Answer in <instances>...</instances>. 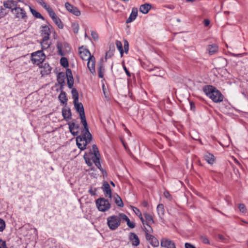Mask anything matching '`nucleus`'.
I'll list each match as a JSON object with an SVG mask.
<instances>
[{
  "instance_id": "52",
  "label": "nucleus",
  "mask_w": 248,
  "mask_h": 248,
  "mask_svg": "<svg viewBox=\"0 0 248 248\" xmlns=\"http://www.w3.org/2000/svg\"><path fill=\"white\" fill-rule=\"evenodd\" d=\"M91 35H92V37H93V38L94 40H97L98 39V36L97 33L95 31H92Z\"/></svg>"
},
{
  "instance_id": "54",
  "label": "nucleus",
  "mask_w": 248,
  "mask_h": 248,
  "mask_svg": "<svg viewBox=\"0 0 248 248\" xmlns=\"http://www.w3.org/2000/svg\"><path fill=\"white\" fill-rule=\"evenodd\" d=\"M164 195L167 199H170L171 198V195L170 194L169 192L167 190L164 191Z\"/></svg>"
},
{
  "instance_id": "37",
  "label": "nucleus",
  "mask_w": 248,
  "mask_h": 248,
  "mask_svg": "<svg viewBox=\"0 0 248 248\" xmlns=\"http://www.w3.org/2000/svg\"><path fill=\"white\" fill-rule=\"evenodd\" d=\"M157 211L159 216H163L164 214V208L163 204H159L157 206Z\"/></svg>"
},
{
  "instance_id": "32",
  "label": "nucleus",
  "mask_w": 248,
  "mask_h": 248,
  "mask_svg": "<svg viewBox=\"0 0 248 248\" xmlns=\"http://www.w3.org/2000/svg\"><path fill=\"white\" fill-rule=\"evenodd\" d=\"M59 99L62 104H66L68 99L66 97V93L63 91H62L59 94Z\"/></svg>"
},
{
  "instance_id": "36",
  "label": "nucleus",
  "mask_w": 248,
  "mask_h": 248,
  "mask_svg": "<svg viewBox=\"0 0 248 248\" xmlns=\"http://www.w3.org/2000/svg\"><path fill=\"white\" fill-rule=\"evenodd\" d=\"M30 9L31 14L36 18H41L43 20H44V17L39 13L37 12L35 10L32 9L31 7H30Z\"/></svg>"
},
{
  "instance_id": "1",
  "label": "nucleus",
  "mask_w": 248,
  "mask_h": 248,
  "mask_svg": "<svg viewBox=\"0 0 248 248\" xmlns=\"http://www.w3.org/2000/svg\"><path fill=\"white\" fill-rule=\"evenodd\" d=\"M203 92L214 102L220 103L223 100L224 96L222 93L212 86H205L203 89Z\"/></svg>"
},
{
  "instance_id": "22",
  "label": "nucleus",
  "mask_w": 248,
  "mask_h": 248,
  "mask_svg": "<svg viewBox=\"0 0 248 248\" xmlns=\"http://www.w3.org/2000/svg\"><path fill=\"white\" fill-rule=\"evenodd\" d=\"M103 190L105 192L106 195H108L109 198H111V190L110 189V186L107 182L104 183L103 185Z\"/></svg>"
},
{
  "instance_id": "6",
  "label": "nucleus",
  "mask_w": 248,
  "mask_h": 248,
  "mask_svg": "<svg viewBox=\"0 0 248 248\" xmlns=\"http://www.w3.org/2000/svg\"><path fill=\"white\" fill-rule=\"evenodd\" d=\"M31 61L33 64L39 65L45 59L46 56L42 50H39L31 54Z\"/></svg>"
},
{
  "instance_id": "55",
  "label": "nucleus",
  "mask_w": 248,
  "mask_h": 248,
  "mask_svg": "<svg viewBox=\"0 0 248 248\" xmlns=\"http://www.w3.org/2000/svg\"><path fill=\"white\" fill-rule=\"evenodd\" d=\"M96 188H93V187H91L89 192L92 195H95L96 194Z\"/></svg>"
},
{
  "instance_id": "31",
  "label": "nucleus",
  "mask_w": 248,
  "mask_h": 248,
  "mask_svg": "<svg viewBox=\"0 0 248 248\" xmlns=\"http://www.w3.org/2000/svg\"><path fill=\"white\" fill-rule=\"evenodd\" d=\"M41 67L43 69L41 71V73L45 75H48L51 72V68L48 63H44Z\"/></svg>"
},
{
  "instance_id": "53",
  "label": "nucleus",
  "mask_w": 248,
  "mask_h": 248,
  "mask_svg": "<svg viewBox=\"0 0 248 248\" xmlns=\"http://www.w3.org/2000/svg\"><path fill=\"white\" fill-rule=\"evenodd\" d=\"M185 248H196V247L189 243H186L185 244Z\"/></svg>"
},
{
  "instance_id": "42",
  "label": "nucleus",
  "mask_w": 248,
  "mask_h": 248,
  "mask_svg": "<svg viewBox=\"0 0 248 248\" xmlns=\"http://www.w3.org/2000/svg\"><path fill=\"white\" fill-rule=\"evenodd\" d=\"M60 63L64 68H66L68 66V60L65 57H62L61 59Z\"/></svg>"
},
{
  "instance_id": "34",
  "label": "nucleus",
  "mask_w": 248,
  "mask_h": 248,
  "mask_svg": "<svg viewBox=\"0 0 248 248\" xmlns=\"http://www.w3.org/2000/svg\"><path fill=\"white\" fill-rule=\"evenodd\" d=\"M133 211L135 213V214L139 217V218H140L143 225H145V220H144L143 217H142V214L140 212V211L139 210V209L136 207H134Z\"/></svg>"
},
{
  "instance_id": "9",
  "label": "nucleus",
  "mask_w": 248,
  "mask_h": 248,
  "mask_svg": "<svg viewBox=\"0 0 248 248\" xmlns=\"http://www.w3.org/2000/svg\"><path fill=\"white\" fill-rule=\"evenodd\" d=\"M81 119V123L84 126V129L81 131L82 134H86L89 137H91V134L89 132L88 124L86 120L85 114L79 115Z\"/></svg>"
},
{
  "instance_id": "40",
  "label": "nucleus",
  "mask_w": 248,
  "mask_h": 248,
  "mask_svg": "<svg viewBox=\"0 0 248 248\" xmlns=\"http://www.w3.org/2000/svg\"><path fill=\"white\" fill-rule=\"evenodd\" d=\"M57 48L58 49L59 54L61 56L65 55L64 52L62 51V44L60 42H58L57 44Z\"/></svg>"
},
{
  "instance_id": "4",
  "label": "nucleus",
  "mask_w": 248,
  "mask_h": 248,
  "mask_svg": "<svg viewBox=\"0 0 248 248\" xmlns=\"http://www.w3.org/2000/svg\"><path fill=\"white\" fill-rule=\"evenodd\" d=\"M89 155L91 156H93L92 159L93 163L100 170L101 165L100 162V154L98 148L95 144L93 145L92 151L89 152Z\"/></svg>"
},
{
  "instance_id": "41",
  "label": "nucleus",
  "mask_w": 248,
  "mask_h": 248,
  "mask_svg": "<svg viewBox=\"0 0 248 248\" xmlns=\"http://www.w3.org/2000/svg\"><path fill=\"white\" fill-rule=\"evenodd\" d=\"M149 242L154 247H158L159 244L158 240L155 236L151 239Z\"/></svg>"
},
{
  "instance_id": "33",
  "label": "nucleus",
  "mask_w": 248,
  "mask_h": 248,
  "mask_svg": "<svg viewBox=\"0 0 248 248\" xmlns=\"http://www.w3.org/2000/svg\"><path fill=\"white\" fill-rule=\"evenodd\" d=\"M144 216L146 220V221H145V224H146V223L149 224L150 223H154L153 218L151 215L147 213H145L144 214Z\"/></svg>"
},
{
  "instance_id": "5",
  "label": "nucleus",
  "mask_w": 248,
  "mask_h": 248,
  "mask_svg": "<svg viewBox=\"0 0 248 248\" xmlns=\"http://www.w3.org/2000/svg\"><path fill=\"white\" fill-rule=\"evenodd\" d=\"M96 206L101 212H106L110 208V204L108 200L104 198H100L95 201Z\"/></svg>"
},
{
  "instance_id": "29",
  "label": "nucleus",
  "mask_w": 248,
  "mask_h": 248,
  "mask_svg": "<svg viewBox=\"0 0 248 248\" xmlns=\"http://www.w3.org/2000/svg\"><path fill=\"white\" fill-rule=\"evenodd\" d=\"M49 38H43L41 42L42 48L43 49H46L49 47L50 42L49 41Z\"/></svg>"
},
{
  "instance_id": "46",
  "label": "nucleus",
  "mask_w": 248,
  "mask_h": 248,
  "mask_svg": "<svg viewBox=\"0 0 248 248\" xmlns=\"http://www.w3.org/2000/svg\"><path fill=\"white\" fill-rule=\"evenodd\" d=\"M238 208L240 211L243 213H246L247 212V209L246 206L243 203L239 204Z\"/></svg>"
},
{
  "instance_id": "44",
  "label": "nucleus",
  "mask_w": 248,
  "mask_h": 248,
  "mask_svg": "<svg viewBox=\"0 0 248 248\" xmlns=\"http://www.w3.org/2000/svg\"><path fill=\"white\" fill-rule=\"evenodd\" d=\"M54 23L58 26L59 28L62 29L63 27V24L60 20V19L58 17L55 18L54 20H53Z\"/></svg>"
},
{
  "instance_id": "27",
  "label": "nucleus",
  "mask_w": 248,
  "mask_h": 248,
  "mask_svg": "<svg viewBox=\"0 0 248 248\" xmlns=\"http://www.w3.org/2000/svg\"><path fill=\"white\" fill-rule=\"evenodd\" d=\"M62 114L65 120L68 121L71 119V110L69 108H62Z\"/></svg>"
},
{
  "instance_id": "56",
  "label": "nucleus",
  "mask_w": 248,
  "mask_h": 248,
  "mask_svg": "<svg viewBox=\"0 0 248 248\" xmlns=\"http://www.w3.org/2000/svg\"><path fill=\"white\" fill-rule=\"evenodd\" d=\"M0 248H7L5 242L0 239Z\"/></svg>"
},
{
  "instance_id": "38",
  "label": "nucleus",
  "mask_w": 248,
  "mask_h": 248,
  "mask_svg": "<svg viewBox=\"0 0 248 248\" xmlns=\"http://www.w3.org/2000/svg\"><path fill=\"white\" fill-rule=\"evenodd\" d=\"M72 94L73 98H74V103H76V101H78V91L74 88L72 90Z\"/></svg>"
},
{
  "instance_id": "30",
  "label": "nucleus",
  "mask_w": 248,
  "mask_h": 248,
  "mask_svg": "<svg viewBox=\"0 0 248 248\" xmlns=\"http://www.w3.org/2000/svg\"><path fill=\"white\" fill-rule=\"evenodd\" d=\"M93 156H91L89 155V152L88 153H85V155H84V159L86 162V163L89 166H92L93 165V160L92 159Z\"/></svg>"
},
{
  "instance_id": "10",
  "label": "nucleus",
  "mask_w": 248,
  "mask_h": 248,
  "mask_svg": "<svg viewBox=\"0 0 248 248\" xmlns=\"http://www.w3.org/2000/svg\"><path fill=\"white\" fill-rule=\"evenodd\" d=\"M79 54L80 58L85 61L88 60L89 56H91L89 50L84 48L83 46L79 47Z\"/></svg>"
},
{
  "instance_id": "60",
  "label": "nucleus",
  "mask_w": 248,
  "mask_h": 248,
  "mask_svg": "<svg viewBox=\"0 0 248 248\" xmlns=\"http://www.w3.org/2000/svg\"><path fill=\"white\" fill-rule=\"evenodd\" d=\"M112 54H113L112 52H111V51H110V50L109 51H108V52H107L106 53V59H107V58L108 57H111V55H112Z\"/></svg>"
},
{
  "instance_id": "23",
  "label": "nucleus",
  "mask_w": 248,
  "mask_h": 248,
  "mask_svg": "<svg viewBox=\"0 0 248 248\" xmlns=\"http://www.w3.org/2000/svg\"><path fill=\"white\" fill-rule=\"evenodd\" d=\"M207 50L208 51V53L210 55H213L218 51V46L216 44L208 45L207 47Z\"/></svg>"
},
{
  "instance_id": "19",
  "label": "nucleus",
  "mask_w": 248,
  "mask_h": 248,
  "mask_svg": "<svg viewBox=\"0 0 248 248\" xmlns=\"http://www.w3.org/2000/svg\"><path fill=\"white\" fill-rule=\"evenodd\" d=\"M129 238L132 242V244L134 246H137L140 244V240L138 236L133 232L130 234Z\"/></svg>"
},
{
  "instance_id": "35",
  "label": "nucleus",
  "mask_w": 248,
  "mask_h": 248,
  "mask_svg": "<svg viewBox=\"0 0 248 248\" xmlns=\"http://www.w3.org/2000/svg\"><path fill=\"white\" fill-rule=\"evenodd\" d=\"M115 44L117 48L120 52L121 56L123 57L124 54V49L123 48V45L121 42L119 40H116Z\"/></svg>"
},
{
  "instance_id": "8",
  "label": "nucleus",
  "mask_w": 248,
  "mask_h": 248,
  "mask_svg": "<svg viewBox=\"0 0 248 248\" xmlns=\"http://www.w3.org/2000/svg\"><path fill=\"white\" fill-rule=\"evenodd\" d=\"M51 29H53L50 25L42 26L41 29V35L42 38H49V36L51 32Z\"/></svg>"
},
{
  "instance_id": "13",
  "label": "nucleus",
  "mask_w": 248,
  "mask_h": 248,
  "mask_svg": "<svg viewBox=\"0 0 248 248\" xmlns=\"http://www.w3.org/2000/svg\"><path fill=\"white\" fill-rule=\"evenodd\" d=\"M214 63L217 68H223L227 64V60L222 57H219L215 60Z\"/></svg>"
},
{
  "instance_id": "20",
  "label": "nucleus",
  "mask_w": 248,
  "mask_h": 248,
  "mask_svg": "<svg viewBox=\"0 0 248 248\" xmlns=\"http://www.w3.org/2000/svg\"><path fill=\"white\" fill-rule=\"evenodd\" d=\"M74 105L77 111L79 114V115L85 114L83 106L81 103L78 101H76V103H74Z\"/></svg>"
},
{
  "instance_id": "17",
  "label": "nucleus",
  "mask_w": 248,
  "mask_h": 248,
  "mask_svg": "<svg viewBox=\"0 0 248 248\" xmlns=\"http://www.w3.org/2000/svg\"><path fill=\"white\" fill-rule=\"evenodd\" d=\"M66 76L67 79V85L69 88L71 89L73 86L74 78L72 75V71L70 69H67L66 71Z\"/></svg>"
},
{
  "instance_id": "49",
  "label": "nucleus",
  "mask_w": 248,
  "mask_h": 248,
  "mask_svg": "<svg viewBox=\"0 0 248 248\" xmlns=\"http://www.w3.org/2000/svg\"><path fill=\"white\" fill-rule=\"evenodd\" d=\"M5 227V223L4 221L0 218V232H2L3 231Z\"/></svg>"
},
{
  "instance_id": "64",
  "label": "nucleus",
  "mask_w": 248,
  "mask_h": 248,
  "mask_svg": "<svg viewBox=\"0 0 248 248\" xmlns=\"http://www.w3.org/2000/svg\"><path fill=\"white\" fill-rule=\"evenodd\" d=\"M110 184H111L113 186H115V184H114L112 181H111V182H110Z\"/></svg>"
},
{
  "instance_id": "61",
  "label": "nucleus",
  "mask_w": 248,
  "mask_h": 248,
  "mask_svg": "<svg viewBox=\"0 0 248 248\" xmlns=\"http://www.w3.org/2000/svg\"><path fill=\"white\" fill-rule=\"evenodd\" d=\"M142 205L143 206L146 207L148 206V202L146 201H144L142 202Z\"/></svg>"
},
{
  "instance_id": "16",
  "label": "nucleus",
  "mask_w": 248,
  "mask_h": 248,
  "mask_svg": "<svg viewBox=\"0 0 248 248\" xmlns=\"http://www.w3.org/2000/svg\"><path fill=\"white\" fill-rule=\"evenodd\" d=\"M3 6L6 8L11 9L12 12L18 6V4L17 2L13 0H9L3 2Z\"/></svg>"
},
{
  "instance_id": "2",
  "label": "nucleus",
  "mask_w": 248,
  "mask_h": 248,
  "mask_svg": "<svg viewBox=\"0 0 248 248\" xmlns=\"http://www.w3.org/2000/svg\"><path fill=\"white\" fill-rule=\"evenodd\" d=\"M121 219L120 214L118 216L113 215L108 217L107 218L108 227L111 230H115L120 226Z\"/></svg>"
},
{
  "instance_id": "12",
  "label": "nucleus",
  "mask_w": 248,
  "mask_h": 248,
  "mask_svg": "<svg viewBox=\"0 0 248 248\" xmlns=\"http://www.w3.org/2000/svg\"><path fill=\"white\" fill-rule=\"evenodd\" d=\"M65 7L66 9L71 13L74 14L76 16H79L80 15V11L77 8L70 4L68 2L65 3Z\"/></svg>"
},
{
  "instance_id": "14",
  "label": "nucleus",
  "mask_w": 248,
  "mask_h": 248,
  "mask_svg": "<svg viewBox=\"0 0 248 248\" xmlns=\"http://www.w3.org/2000/svg\"><path fill=\"white\" fill-rule=\"evenodd\" d=\"M95 58L93 56H89V59L88 60V62L87 63V66L90 71V72L93 74H95Z\"/></svg>"
},
{
  "instance_id": "51",
  "label": "nucleus",
  "mask_w": 248,
  "mask_h": 248,
  "mask_svg": "<svg viewBox=\"0 0 248 248\" xmlns=\"http://www.w3.org/2000/svg\"><path fill=\"white\" fill-rule=\"evenodd\" d=\"M201 240L204 244H209V241L208 239L205 236H201Z\"/></svg>"
},
{
  "instance_id": "58",
  "label": "nucleus",
  "mask_w": 248,
  "mask_h": 248,
  "mask_svg": "<svg viewBox=\"0 0 248 248\" xmlns=\"http://www.w3.org/2000/svg\"><path fill=\"white\" fill-rule=\"evenodd\" d=\"M217 238L221 241H223L225 240V238L221 234H218Z\"/></svg>"
},
{
  "instance_id": "21",
  "label": "nucleus",
  "mask_w": 248,
  "mask_h": 248,
  "mask_svg": "<svg viewBox=\"0 0 248 248\" xmlns=\"http://www.w3.org/2000/svg\"><path fill=\"white\" fill-rule=\"evenodd\" d=\"M120 216L122 220H124L127 222V226L130 228H134L135 227V224L134 222H131L129 218L126 215L123 213H120Z\"/></svg>"
},
{
  "instance_id": "25",
  "label": "nucleus",
  "mask_w": 248,
  "mask_h": 248,
  "mask_svg": "<svg viewBox=\"0 0 248 248\" xmlns=\"http://www.w3.org/2000/svg\"><path fill=\"white\" fill-rule=\"evenodd\" d=\"M203 157L204 159L210 164H213L215 162V157L213 154L209 153H206Z\"/></svg>"
},
{
  "instance_id": "50",
  "label": "nucleus",
  "mask_w": 248,
  "mask_h": 248,
  "mask_svg": "<svg viewBox=\"0 0 248 248\" xmlns=\"http://www.w3.org/2000/svg\"><path fill=\"white\" fill-rule=\"evenodd\" d=\"M37 3L40 4L41 6H42L45 9L48 6L44 1L43 0H35Z\"/></svg>"
},
{
  "instance_id": "18",
  "label": "nucleus",
  "mask_w": 248,
  "mask_h": 248,
  "mask_svg": "<svg viewBox=\"0 0 248 248\" xmlns=\"http://www.w3.org/2000/svg\"><path fill=\"white\" fill-rule=\"evenodd\" d=\"M57 81L61 85V90H62L63 86L65 83V74L63 72H60L57 76Z\"/></svg>"
},
{
  "instance_id": "48",
  "label": "nucleus",
  "mask_w": 248,
  "mask_h": 248,
  "mask_svg": "<svg viewBox=\"0 0 248 248\" xmlns=\"http://www.w3.org/2000/svg\"><path fill=\"white\" fill-rule=\"evenodd\" d=\"M124 52L125 53H127L128 52V50H129V44H128V41L126 40H124Z\"/></svg>"
},
{
  "instance_id": "39",
  "label": "nucleus",
  "mask_w": 248,
  "mask_h": 248,
  "mask_svg": "<svg viewBox=\"0 0 248 248\" xmlns=\"http://www.w3.org/2000/svg\"><path fill=\"white\" fill-rule=\"evenodd\" d=\"M115 202L117 204V205L120 207H123L124 206V203L122 200V199L118 195H116V197L115 198Z\"/></svg>"
},
{
  "instance_id": "7",
  "label": "nucleus",
  "mask_w": 248,
  "mask_h": 248,
  "mask_svg": "<svg viewBox=\"0 0 248 248\" xmlns=\"http://www.w3.org/2000/svg\"><path fill=\"white\" fill-rule=\"evenodd\" d=\"M12 13L15 15L16 18H18V20H23L26 21L27 16L23 8L17 6L14 11H13Z\"/></svg>"
},
{
  "instance_id": "62",
  "label": "nucleus",
  "mask_w": 248,
  "mask_h": 248,
  "mask_svg": "<svg viewBox=\"0 0 248 248\" xmlns=\"http://www.w3.org/2000/svg\"><path fill=\"white\" fill-rule=\"evenodd\" d=\"M52 19L53 20H54L55 18H56L57 17V16L56 15V14H55L54 15H53V16H51Z\"/></svg>"
},
{
  "instance_id": "45",
  "label": "nucleus",
  "mask_w": 248,
  "mask_h": 248,
  "mask_svg": "<svg viewBox=\"0 0 248 248\" xmlns=\"http://www.w3.org/2000/svg\"><path fill=\"white\" fill-rule=\"evenodd\" d=\"M72 28L73 31L75 33H77L78 31L79 25L77 23H73L72 24Z\"/></svg>"
},
{
  "instance_id": "24",
  "label": "nucleus",
  "mask_w": 248,
  "mask_h": 248,
  "mask_svg": "<svg viewBox=\"0 0 248 248\" xmlns=\"http://www.w3.org/2000/svg\"><path fill=\"white\" fill-rule=\"evenodd\" d=\"M138 15V10L136 8H133L129 17L126 19L127 23H130L136 18Z\"/></svg>"
},
{
  "instance_id": "57",
  "label": "nucleus",
  "mask_w": 248,
  "mask_h": 248,
  "mask_svg": "<svg viewBox=\"0 0 248 248\" xmlns=\"http://www.w3.org/2000/svg\"><path fill=\"white\" fill-rule=\"evenodd\" d=\"M124 69L125 72V73L126 74L127 76L128 77H131V74L129 72V71L127 70V69L126 68V67L125 66H124Z\"/></svg>"
},
{
  "instance_id": "15",
  "label": "nucleus",
  "mask_w": 248,
  "mask_h": 248,
  "mask_svg": "<svg viewBox=\"0 0 248 248\" xmlns=\"http://www.w3.org/2000/svg\"><path fill=\"white\" fill-rule=\"evenodd\" d=\"M161 246L167 248H176L173 242L169 239L163 238L161 240Z\"/></svg>"
},
{
  "instance_id": "43",
  "label": "nucleus",
  "mask_w": 248,
  "mask_h": 248,
  "mask_svg": "<svg viewBox=\"0 0 248 248\" xmlns=\"http://www.w3.org/2000/svg\"><path fill=\"white\" fill-rule=\"evenodd\" d=\"M104 72V68L102 63L100 64L98 68V76L100 78H103L104 77L103 73Z\"/></svg>"
},
{
  "instance_id": "11",
  "label": "nucleus",
  "mask_w": 248,
  "mask_h": 248,
  "mask_svg": "<svg viewBox=\"0 0 248 248\" xmlns=\"http://www.w3.org/2000/svg\"><path fill=\"white\" fill-rule=\"evenodd\" d=\"M68 125L69 131L71 134L74 136H77L79 133V125L72 122L68 123Z\"/></svg>"
},
{
  "instance_id": "47",
  "label": "nucleus",
  "mask_w": 248,
  "mask_h": 248,
  "mask_svg": "<svg viewBox=\"0 0 248 248\" xmlns=\"http://www.w3.org/2000/svg\"><path fill=\"white\" fill-rule=\"evenodd\" d=\"M45 9L47 11L50 17L55 14L54 11L49 5H48Z\"/></svg>"
},
{
  "instance_id": "3",
  "label": "nucleus",
  "mask_w": 248,
  "mask_h": 248,
  "mask_svg": "<svg viewBox=\"0 0 248 248\" xmlns=\"http://www.w3.org/2000/svg\"><path fill=\"white\" fill-rule=\"evenodd\" d=\"M82 136H78L76 138L77 145L80 150H84L86 148L87 145L90 142L92 136L89 137L86 134H82Z\"/></svg>"
},
{
  "instance_id": "63",
  "label": "nucleus",
  "mask_w": 248,
  "mask_h": 248,
  "mask_svg": "<svg viewBox=\"0 0 248 248\" xmlns=\"http://www.w3.org/2000/svg\"><path fill=\"white\" fill-rule=\"evenodd\" d=\"M110 49H112L111 52H112L114 50V46L113 45H112V47L110 46Z\"/></svg>"
},
{
  "instance_id": "28",
  "label": "nucleus",
  "mask_w": 248,
  "mask_h": 248,
  "mask_svg": "<svg viewBox=\"0 0 248 248\" xmlns=\"http://www.w3.org/2000/svg\"><path fill=\"white\" fill-rule=\"evenodd\" d=\"M146 225L150 227V230H147V228H145L144 229L146 239L149 242L154 236L150 234L149 233H152L153 230L151 227L148 225V224L146 223Z\"/></svg>"
},
{
  "instance_id": "26",
  "label": "nucleus",
  "mask_w": 248,
  "mask_h": 248,
  "mask_svg": "<svg viewBox=\"0 0 248 248\" xmlns=\"http://www.w3.org/2000/svg\"><path fill=\"white\" fill-rule=\"evenodd\" d=\"M151 8V5L148 3H145L141 5L140 7V11L144 14L148 13Z\"/></svg>"
},
{
  "instance_id": "59",
  "label": "nucleus",
  "mask_w": 248,
  "mask_h": 248,
  "mask_svg": "<svg viewBox=\"0 0 248 248\" xmlns=\"http://www.w3.org/2000/svg\"><path fill=\"white\" fill-rule=\"evenodd\" d=\"M203 23L205 26H208L210 24V20L207 19H204L203 21Z\"/></svg>"
}]
</instances>
